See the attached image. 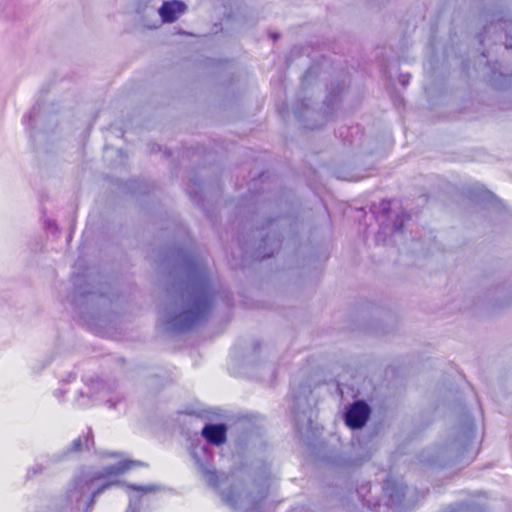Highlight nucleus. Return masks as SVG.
Masks as SVG:
<instances>
[{"label": "nucleus", "instance_id": "2", "mask_svg": "<svg viewBox=\"0 0 512 512\" xmlns=\"http://www.w3.org/2000/svg\"><path fill=\"white\" fill-rule=\"evenodd\" d=\"M185 11L184 3L180 1L165 2L159 9L160 16L164 22H173Z\"/></svg>", "mask_w": 512, "mask_h": 512}, {"label": "nucleus", "instance_id": "1", "mask_svg": "<svg viewBox=\"0 0 512 512\" xmlns=\"http://www.w3.org/2000/svg\"><path fill=\"white\" fill-rule=\"evenodd\" d=\"M369 416V408L363 402H356L346 413V423L351 428L362 427Z\"/></svg>", "mask_w": 512, "mask_h": 512}, {"label": "nucleus", "instance_id": "4", "mask_svg": "<svg viewBox=\"0 0 512 512\" xmlns=\"http://www.w3.org/2000/svg\"><path fill=\"white\" fill-rule=\"evenodd\" d=\"M140 490H143V491H145V492H148V491H152V490H153V488H152V487H145V488H142V487H137V486H131V485H130V494H131L132 492L137 493V492H139Z\"/></svg>", "mask_w": 512, "mask_h": 512}, {"label": "nucleus", "instance_id": "3", "mask_svg": "<svg viewBox=\"0 0 512 512\" xmlns=\"http://www.w3.org/2000/svg\"><path fill=\"white\" fill-rule=\"evenodd\" d=\"M202 433L207 441L218 445L225 440L226 428L224 425H207Z\"/></svg>", "mask_w": 512, "mask_h": 512}]
</instances>
